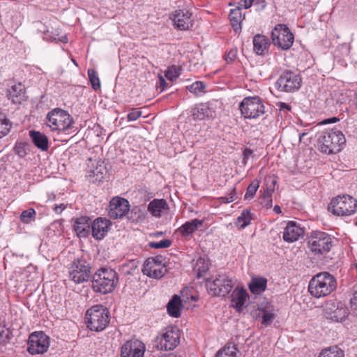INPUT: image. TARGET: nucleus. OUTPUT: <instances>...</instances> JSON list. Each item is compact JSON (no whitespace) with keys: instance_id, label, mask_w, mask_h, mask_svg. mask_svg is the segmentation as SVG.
Wrapping results in <instances>:
<instances>
[{"instance_id":"obj_34","label":"nucleus","mask_w":357,"mask_h":357,"mask_svg":"<svg viewBox=\"0 0 357 357\" xmlns=\"http://www.w3.org/2000/svg\"><path fill=\"white\" fill-rule=\"evenodd\" d=\"M229 20L236 33L241 30L242 12L240 8H236L230 10Z\"/></svg>"},{"instance_id":"obj_22","label":"nucleus","mask_w":357,"mask_h":357,"mask_svg":"<svg viewBox=\"0 0 357 357\" xmlns=\"http://www.w3.org/2000/svg\"><path fill=\"white\" fill-rule=\"evenodd\" d=\"M304 234V229L294 221H289L285 227L282 238L287 243H293L298 240Z\"/></svg>"},{"instance_id":"obj_35","label":"nucleus","mask_w":357,"mask_h":357,"mask_svg":"<svg viewBox=\"0 0 357 357\" xmlns=\"http://www.w3.org/2000/svg\"><path fill=\"white\" fill-rule=\"evenodd\" d=\"M128 218L132 222H141L146 218V212L139 206H135L127 213Z\"/></svg>"},{"instance_id":"obj_54","label":"nucleus","mask_w":357,"mask_h":357,"mask_svg":"<svg viewBox=\"0 0 357 357\" xmlns=\"http://www.w3.org/2000/svg\"><path fill=\"white\" fill-rule=\"evenodd\" d=\"M254 0H241L237 8L248 9L251 7Z\"/></svg>"},{"instance_id":"obj_5","label":"nucleus","mask_w":357,"mask_h":357,"mask_svg":"<svg viewBox=\"0 0 357 357\" xmlns=\"http://www.w3.org/2000/svg\"><path fill=\"white\" fill-rule=\"evenodd\" d=\"M268 104L258 96L245 97L239 104L241 115L245 119H258L266 113Z\"/></svg>"},{"instance_id":"obj_12","label":"nucleus","mask_w":357,"mask_h":357,"mask_svg":"<svg viewBox=\"0 0 357 357\" xmlns=\"http://www.w3.org/2000/svg\"><path fill=\"white\" fill-rule=\"evenodd\" d=\"M69 278L75 284H81L89 280L91 276V266L84 259H75L68 268Z\"/></svg>"},{"instance_id":"obj_52","label":"nucleus","mask_w":357,"mask_h":357,"mask_svg":"<svg viewBox=\"0 0 357 357\" xmlns=\"http://www.w3.org/2000/svg\"><path fill=\"white\" fill-rule=\"evenodd\" d=\"M142 116V112L136 108H133L128 114L127 119L129 121H133L137 120Z\"/></svg>"},{"instance_id":"obj_6","label":"nucleus","mask_w":357,"mask_h":357,"mask_svg":"<svg viewBox=\"0 0 357 357\" xmlns=\"http://www.w3.org/2000/svg\"><path fill=\"white\" fill-rule=\"evenodd\" d=\"M46 124L52 131H66L72 128L74 121L67 111L54 108L47 113Z\"/></svg>"},{"instance_id":"obj_13","label":"nucleus","mask_w":357,"mask_h":357,"mask_svg":"<svg viewBox=\"0 0 357 357\" xmlns=\"http://www.w3.org/2000/svg\"><path fill=\"white\" fill-rule=\"evenodd\" d=\"M275 86L280 91L291 93L297 91L301 86L300 75L291 70L284 72L276 81Z\"/></svg>"},{"instance_id":"obj_11","label":"nucleus","mask_w":357,"mask_h":357,"mask_svg":"<svg viewBox=\"0 0 357 357\" xmlns=\"http://www.w3.org/2000/svg\"><path fill=\"white\" fill-rule=\"evenodd\" d=\"M273 44L282 50H287L292 46L294 36L285 24H277L271 32Z\"/></svg>"},{"instance_id":"obj_56","label":"nucleus","mask_w":357,"mask_h":357,"mask_svg":"<svg viewBox=\"0 0 357 357\" xmlns=\"http://www.w3.org/2000/svg\"><path fill=\"white\" fill-rule=\"evenodd\" d=\"M66 208V205L64 204H56L54 208H53V210L54 211L57 213V214H60L61 213V212Z\"/></svg>"},{"instance_id":"obj_47","label":"nucleus","mask_w":357,"mask_h":357,"mask_svg":"<svg viewBox=\"0 0 357 357\" xmlns=\"http://www.w3.org/2000/svg\"><path fill=\"white\" fill-rule=\"evenodd\" d=\"M26 146H28L27 143L17 142L14 147L15 153L20 158L25 157L27 155Z\"/></svg>"},{"instance_id":"obj_30","label":"nucleus","mask_w":357,"mask_h":357,"mask_svg":"<svg viewBox=\"0 0 357 357\" xmlns=\"http://www.w3.org/2000/svg\"><path fill=\"white\" fill-rule=\"evenodd\" d=\"M183 307L181 297L174 294L167 305V310L169 315L172 317L178 318L181 317V311Z\"/></svg>"},{"instance_id":"obj_26","label":"nucleus","mask_w":357,"mask_h":357,"mask_svg":"<svg viewBox=\"0 0 357 357\" xmlns=\"http://www.w3.org/2000/svg\"><path fill=\"white\" fill-rule=\"evenodd\" d=\"M204 220L199 219H193L188 221L178 228L177 231L182 237L185 239L190 238L192 235L203 225Z\"/></svg>"},{"instance_id":"obj_4","label":"nucleus","mask_w":357,"mask_h":357,"mask_svg":"<svg viewBox=\"0 0 357 357\" xmlns=\"http://www.w3.org/2000/svg\"><path fill=\"white\" fill-rule=\"evenodd\" d=\"M85 322L91 331H102L109 323V312L102 305H93L86 311Z\"/></svg>"},{"instance_id":"obj_2","label":"nucleus","mask_w":357,"mask_h":357,"mask_svg":"<svg viewBox=\"0 0 357 357\" xmlns=\"http://www.w3.org/2000/svg\"><path fill=\"white\" fill-rule=\"evenodd\" d=\"M91 282L95 292L107 294L115 289L119 282V275L113 268L102 267L94 273Z\"/></svg>"},{"instance_id":"obj_7","label":"nucleus","mask_w":357,"mask_h":357,"mask_svg":"<svg viewBox=\"0 0 357 357\" xmlns=\"http://www.w3.org/2000/svg\"><path fill=\"white\" fill-rule=\"evenodd\" d=\"M328 210L335 215L349 216L357 211V200L348 195L337 196L331 201Z\"/></svg>"},{"instance_id":"obj_15","label":"nucleus","mask_w":357,"mask_h":357,"mask_svg":"<svg viewBox=\"0 0 357 357\" xmlns=\"http://www.w3.org/2000/svg\"><path fill=\"white\" fill-rule=\"evenodd\" d=\"M324 316L327 319L334 322H342L349 316L348 308L341 302H335L333 300L326 302L324 308Z\"/></svg>"},{"instance_id":"obj_37","label":"nucleus","mask_w":357,"mask_h":357,"mask_svg":"<svg viewBox=\"0 0 357 357\" xmlns=\"http://www.w3.org/2000/svg\"><path fill=\"white\" fill-rule=\"evenodd\" d=\"M318 357H344V354L337 346H333L323 349Z\"/></svg>"},{"instance_id":"obj_39","label":"nucleus","mask_w":357,"mask_h":357,"mask_svg":"<svg viewBox=\"0 0 357 357\" xmlns=\"http://www.w3.org/2000/svg\"><path fill=\"white\" fill-rule=\"evenodd\" d=\"M12 337V331L5 324H0V344L7 343Z\"/></svg>"},{"instance_id":"obj_25","label":"nucleus","mask_w":357,"mask_h":357,"mask_svg":"<svg viewBox=\"0 0 357 357\" xmlns=\"http://www.w3.org/2000/svg\"><path fill=\"white\" fill-rule=\"evenodd\" d=\"M91 219L87 216H81L75 220L74 230L79 238H87L91 234Z\"/></svg>"},{"instance_id":"obj_64","label":"nucleus","mask_w":357,"mask_h":357,"mask_svg":"<svg viewBox=\"0 0 357 357\" xmlns=\"http://www.w3.org/2000/svg\"><path fill=\"white\" fill-rule=\"evenodd\" d=\"M342 47L346 48L347 54H348L349 52V47H348V45L345 44V45H343Z\"/></svg>"},{"instance_id":"obj_57","label":"nucleus","mask_w":357,"mask_h":357,"mask_svg":"<svg viewBox=\"0 0 357 357\" xmlns=\"http://www.w3.org/2000/svg\"><path fill=\"white\" fill-rule=\"evenodd\" d=\"M253 153V151L250 149H245L243 151V162L244 164L247 162L248 159L249 157Z\"/></svg>"},{"instance_id":"obj_16","label":"nucleus","mask_w":357,"mask_h":357,"mask_svg":"<svg viewBox=\"0 0 357 357\" xmlns=\"http://www.w3.org/2000/svg\"><path fill=\"white\" fill-rule=\"evenodd\" d=\"M192 14L187 9L176 10L171 17L174 22V26L180 31H186L193 26Z\"/></svg>"},{"instance_id":"obj_21","label":"nucleus","mask_w":357,"mask_h":357,"mask_svg":"<svg viewBox=\"0 0 357 357\" xmlns=\"http://www.w3.org/2000/svg\"><path fill=\"white\" fill-rule=\"evenodd\" d=\"M266 188L262 191L260 190V203L266 208H271L273 206L272 195L275 191V187L277 184L276 178L273 176H268L265 179Z\"/></svg>"},{"instance_id":"obj_36","label":"nucleus","mask_w":357,"mask_h":357,"mask_svg":"<svg viewBox=\"0 0 357 357\" xmlns=\"http://www.w3.org/2000/svg\"><path fill=\"white\" fill-rule=\"evenodd\" d=\"M252 219V213L250 210L244 209L241 215L237 218V220L236 225L237 227H239L241 229L245 228L248 225H249Z\"/></svg>"},{"instance_id":"obj_43","label":"nucleus","mask_w":357,"mask_h":357,"mask_svg":"<svg viewBox=\"0 0 357 357\" xmlns=\"http://www.w3.org/2000/svg\"><path fill=\"white\" fill-rule=\"evenodd\" d=\"M36 211L31 208L27 210L23 211L20 214V219L21 222L24 224H29L32 220H34L36 218Z\"/></svg>"},{"instance_id":"obj_58","label":"nucleus","mask_w":357,"mask_h":357,"mask_svg":"<svg viewBox=\"0 0 357 357\" xmlns=\"http://www.w3.org/2000/svg\"><path fill=\"white\" fill-rule=\"evenodd\" d=\"M278 106L279 109L280 111L284 110V109H287V111H290L291 109L290 105H289L288 104H287L285 102H280L279 103H278Z\"/></svg>"},{"instance_id":"obj_8","label":"nucleus","mask_w":357,"mask_h":357,"mask_svg":"<svg viewBox=\"0 0 357 357\" xmlns=\"http://www.w3.org/2000/svg\"><path fill=\"white\" fill-rule=\"evenodd\" d=\"M307 245L310 250L315 255H323L328 253L333 246V240L328 234L313 231L307 238Z\"/></svg>"},{"instance_id":"obj_61","label":"nucleus","mask_w":357,"mask_h":357,"mask_svg":"<svg viewBox=\"0 0 357 357\" xmlns=\"http://www.w3.org/2000/svg\"><path fill=\"white\" fill-rule=\"evenodd\" d=\"M163 234H164V233L162 231H156V232L151 234V236H152L153 237H159V236H162Z\"/></svg>"},{"instance_id":"obj_18","label":"nucleus","mask_w":357,"mask_h":357,"mask_svg":"<svg viewBox=\"0 0 357 357\" xmlns=\"http://www.w3.org/2000/svg\"><path fill=\"white\" fill-rule=\"evenodd\" d=\"M144 352V344L138 340H128L121 347V357H143Z\"/></svg>"},{"instance_id":"obj_44","label":"nucleus","mask_w":357,"mask_h":357,"mask_svg":"<svg viewBox=\"0 0 357 357\" xmlns=\"http://www.w3.org/2000/svg\"><path fill=\"white\" fill-rule=\"evenodd\" d=\"M181 70V69L180 67L173 65L167 68L165 71V75L167 79L173 82L179 77Z\"/></svg>"},{"instance_id":"obj_31","label":"nucleus","mask_w":357,"mask_h":357,"mask_svg":"<svg viewBox=\"0 0 357 357\" xmlns=\"http://www.w3.org/2000/svg\"><path fill=\"white\" fill-rule=\"evenodd\" d=\"M107 173L106 167L103 162L98 161L96 166L90 169L88 172V177L93 183L101 182Z\"/></svg>"},{"instance_id":"obj_42","label":"nucleus","mask_w":357,"mask_h":357,"mask_svg":"<svg viewBox=\"0 0 357 357\" xmlns=\"http://www.w3.org/2000/svg\"><path fill=\"white\" fill-rule=\"evenodd\" d=\"M206 85L203 82L197 81L190 85L186 86L188 91L190 93H194L196 96H199L201 93H204Z\"/></svg>"},{"instance_id":"obj_23","label":"nucleus","mask_w":357,"mask_h":357,"mask_svg":"<svg viewBox=\"0 0 357 357\" xmlns=\"http://www.w3.org/2000/svg\"><path fill=\"white\" fill-rule=\"evenodd\" d=\"M191 116L195 121H202L213 119L215 111L207 103H202L193 107L191 111Z\"/></svg>"},{"instance_id":"obj_24","label":"nucleus","mask_w":357,"mask_h":357,"mask_svg":"<svg viewBox=\"0 0 357 357\" xmlns=\"http://www.w3.org/2000/svg\"><path fill=\"white\" fill-rule=\"evenodd\" d=\"M169 207L167 201L164 199H154L151 201L147 206V211L155 218H160L164 213H167Z\"/></svg>"},{"instance_id":"obj_49","label":"nucleus","mask_w":357,"mask_h":357,"mask_svg":"<svg viewBox=\"0 0 357 357\" xmlns=\"http://www.w3.org/2000/svg\"><path fill=\"white\" fill-rule=\"evenodd\" d=\"M197 277L198 278H202L204 276L205 273L208 270V265L204 264V261L202 259H200L197 262Z\"/></svg>"},{"instance_id":"obj_9","label":"nucleus","mask_w":357,"mask_h":357,"mask_svg":"<svg viewBox=\"0 0 357 357\" xmlns=\"http://www.w3.org/2000/svg\"><path fill=\"white\" fill-rule=\"evenodd\" d=\"M208 293L214 296H225L233 288L231 279L227 274H218L214 279H206Z\"/></svg>"},{"instance_id":"obj_48","label":"nucleus","mask_w":357,"mask_h":357,"mask_svg":"<svg viewBox=\"0 0 357 357\" xmlns=\"http://www.w3.org/2000/svg\"><path fill=\"white\" fill-rule=\"evenodd\" d=\"M172 241L169 239H164L159 242L151 241L149 243V246L153 249L167 248L172 245Z\"/></svg>"},{"instance_id":"obj_40","label":"nucleus","mask_w":357,"mask_h":357,"mask_svg":"<svg viewBox=\"0 0 357 357\" xmlns=\"http://www.w3.org/2000/svg\"><path fill=\"white\" fill-rule=\"evenodd\" d=\"M10 128L9 120L5 115L0 114V139L8 134Z\"/></svg>"},{"instance_id":"obj_17","label":"nucleus","mask_w":357,"mask_h":357,"mask_svg":"<svg viewBox=\"0 0 357 357\" xmlns=\"http://www.w3.org/2000/svg\"><path fill=\"white\" fill-rule=\"evenodd\" d=\"M109 207V216L113 219H119L128 213L130 204L127 199L116 197L110 201Z\"/></svg>"},{"instance_id":"obj_53","label":"nucleus","mask_w":357,"mask_h":357,"mask_svg":"<svg viewBox=\"0 0 357 357\" xmlns=\"http://www.w3.org/2000/svg\"><path fill=\"white\" fill-rule=\"evenodd\" d=\"M237 56V49L233 48L231 49L227 54L225 59L227 63H230L234 61Z\"/></svg>"},{"instance_id":"obj_27","label":"nucleus","mask_w":357,"mask_h":357,"mask_svg":"<svg viewBox=\"0 0 357 357\" xmlns=\"http://www.w3.org/2000/svg\"><path fill=\"white\" fill-rule=\"evenodd\" d=\"M7 97L14 104H20L26 100L25 88L21 84L12 86L7 91Z\"/></svg>"},{"instance_id":"obj_60","label":"nucleus","mask_w":357,"mask_h":357,"mask_svg":"<svg viewBox=\"0 0 357 357\" xmlns=\"http://www.w3.org/2000/svg\"><path fill=\"white\" fill-rule=\"evenodd\" d=\"M273 211L277 214H280L282 213L281 208L278 205H275L274 206Z\"/></svg>"},{"instance_id":"obj_62","label":"nucleus","mask_w":357,"mask_h":357,"mask_svg":"<svg viewBox=\"0 0 357 357\" xmlns=\"http://www.w3.org/2000/svg\"><path fill=\"white\" fill-rule=\"evenodd\" d=\"M59 40L62 43H68V38L66 36H64L59 38Z\"/></svg>"},{"instance_id":"obj_19","label":"nucleus","mask_w":357,"mask_h":357,"mask_svg":"<svg viewBox=\"0 0 357 357\" xmlns=\"http://www.w3.org/2000/svg\"><path fill=\"white\" fill-rule=\"evenodd\" d=\"M112 223L109 220L99 217L91 223V234L97 241H100L107 235Z\"/></svg>"},{"instance_id":"obj_41","label":"nucleus","mask_w":357,"mask_h":357,"mask_svg":"<svg viewBox=\"0 0 357 357\" xmlns=\"http://www.w3.org/2000/svg\"><path fill=\"white\" fill-rule=\"evenodd\" d=\"M215 357H236V348L235 346H225L219 350Z\"/></svg>"},{"instance_id":"obj_63","label":"nucleus","mask_w":357,"mask_h":357,"mask_svg":"<svg viewBox=\"0 0 357 357\" xmlns=\"http://www.w3.org/2000/svg\"><path fill=\"white\" fill-rule=\"evenodd\" d=\"M306 135H307V133H306V132H303V133L300 134V135H299V139H300V141H301V140H302V139H303V137L304 136H305Z\"/></svg>"},{"instance_id":"obj_55","label":"nucleus","mask_w":357,"mask_h":357,"mask_svg":"<svg viewBox=\"0 0 357 357\" xmlns=\"http://www.w3.org/2000/svg\"><path fill=\"white\" fill-rule=\"evenodd\" d=\"M168 86V84L162 75L158 77V87L161 89V91H163Z\"/></svg>"},{"instance_id":"obj_38","label":"nucleus","mask_w":357,"mask_h":357,"mask_svg":"<svg viewBox=\"0 0 357 357\" xmlns=\"http://www.w3.org/2000/svg\"><path fill=\"white\" fill-rule=\"evenodd\" d=\"M261 324L262 327H267L273 322L276 317V314L271 310H261Z\"/></svg>"},{"instance_id":"obj_20","label":"nucleus","mask_w":357,"mask_h":357,"mask_svg":"<svg viewBox=\"0 0 357 357\" xmlns=\"http://www.w3.org/2000/svg\"><path fill=\"white\" fill-rule=\"evenodd\" d=\"M165 266L162 263H155L154 258L147 259L144 264L143 273L150 278L160 279L167 273Z\"/></svg>"},{"instance_id":"obj_59","label":"nucleus","mask_w":357,"mask_h":357,"mask_svg":"<svg viewBox=\"0 0 357 357\" xmlns=\"http://www.w3.org/2000/svg\"><path fill=\"white\" fill-rule=\"evenodd\" d=\"M336 121H337L336 118L328 119H326V120L323 121L322 122H321L319 125H323V124H326V123H334Z\"/></svg>"},{"instance_id":"obj_50","label":"nucleus","mask_w":357,"mask_h":357,"mask_svg":"<svg viewBox=\"0 0 357 357\" xmlns=\"http://www.w3.org/2000/svg\"><path fill=\"white\" fill-rule=\"evenodd\" d=\"M237 199V192L236 191V188H233L229 194L225 197H220V200L222 203H231L235 201Z\"/></svg>"},{"instance_id":"obj_32","label":"nucleus","mask_w":357,"mask_h":357,"mask_svg":"<svg viewBox=\"0 0 357 357\" xmlns=\"http://www.w3.org/2000/svg\"><path fill=\"white\" fill-rule=\"evenodd\" d=\"M269 45V40L265 36L257 34L253 38V50L258 55L267 52Z\"/></svg>"},{"instance_id":"obj_45","label":"nucleus","mask_w":357,"mask_h":357,"mask_svg":"<svg viewBox=\"0 0 357 357\" xmlns=\"http://www.w3.org/2000/svg\"><path fill=\"white\" fill-rule=\"evenodd\" d=\"M259 187V181L257 179H254L248 185L246 192L244 195L245 199H249L254 197L256 194L257 190Z\"/></svg>"},{"instance_id":"obj_3","label":"nucleus","mask_w":357,"mask_h":357,"mask_svg":"<svg viewBox=\"0 0 357 357\" xmlns=\"http://www.w3.org/2000/svg\"><path fill=\"white\" fill-rule=\"evenodd\" d=\"M337 288L335 277L328 272H321L312 277L308 284V291L313 297L326 296Z\"/></svg>"},{"instance_id":"obj_51","label":"nucleus","mask_w":357,"mask_h":357,"mask_svg":"<svg viewBox=\"0 0 357 357\" xmlns=\"http://www.w3.org/2000/svg\"><path fill=\"white\" fill-rule=\"evenodd\" d=\"M350 308L351 314L357 317V291L350 298Z\"/></svg>"},{"instance_id":"obj_46","label":"nucleus","mask_w":357,"mask_h":357,"mask_svg":"<svg viewBox=\"0 0 357 357\" xmlns=\"http://www.w3.org/2000/svg\"><path fill=\"white\" fill-rule=\"evenodd\" d=\"M88 76L89 77L92 88L95 91L98 90L100 88V82L96 71L94 69H89Z\"/></svg>"},{"instance_id":"obj_10","label":"nucleus","mask_w":357,"mask_h":357,"mask_svg":"<svg viewBox=\"0 0 357 357\" xmlns=\"http://www.w3.org/2000/svg\"><path fill=\"white\" fill-rule=\"evenodd\" d=\"M180 338L181 333L177 326L167 327L157 337L156 347L160 350H173L179 344Z\"/></svg>"},{"instance_id":"obj_33","label":"nucleus","mask_w":357,"mask_h":357,"mask_svg":"<svg viewBox=\"0 0 357 357\" xmlns=\"http://www.w3.org/2000/svg\"><path fill=\"white\" fill-rule=\"evenodd\" d=\"M267 282L264 277H253L248 284L249 289L253 294L259 295L266 289Z\"/></svg>"},{"instance_id":"obj_14","label":"nucleus","mask_w":357,"mask_h":357,"mask_svg":"<svg viewBox=\"0 0 357 357\" xmlns=\"http://www.w3.org/2000/svg\"><path fill=\"white\" fill-rule=\"evenodd\" d=\"M27 345V351L30 354H44L49 349L50 337L43 331L33 332L29 337Z\"/></svg>"},{"instance_id":"obj_28","label":"nucleus","mask_w":357,"mask_h":357,"mask_svg":"<svg viewBox=\"0 0 357 357\" xmlns=\"http://www.w3.org/2000/svg\"><path fill=\"white\" fill-rule=\"evenodd\" d=\"M231 303L232 307L238 312H241L243 310L244 305L248 294L246 290L243 288L240 289H235L231 294Z\"/></svg>"},{"instance_id":"obj_1","label":"nucleus","mask_w":357,"mask_h":357,"mask_svg":"<svg viewBox=\"0 0 357 357\" xmlns=\"http://www.w3.org/2000/svg\"><path fill=\"white\" fill-rule=\"evenodd\" d=\"M316 137L319 151L328 155L340 151L341 146L346 142L344 135L337 129L318 132Z\"/></svg>"},{"instance_id":"obj_29","label":"nucleus","mask_w":357,"mask_h":357,"mask_svg":"<svg viewBox=\"0 0 357 357\" xmlns=\"http://www.w3.org/2000/svg\"><path fill=\"white\" fill-rule=\"evenodd\" d=\"M29 137L33 142V144L39 149L43 151H46L49 149V140L47 137L36 130H30L29 131Z\"/></svg>"}]
</instances>
